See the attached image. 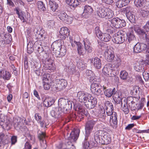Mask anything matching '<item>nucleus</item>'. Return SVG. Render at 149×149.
Segmentation results:
<instances>
[{
	"instance_id": "1",
	"label": "nucleus",
	"mask_w": 149,
	"mask_h": 149,
	"mask_svg": "<svg viewBox=\"0 0 149 149\" xmlns=\"http://www.w3.org/2000/svg\"><path fill=\"white\" fill-rule=\"evenodd\" d=\"M113 107L111 103L109 101L104 103V109L106 111L107 115L110 117V124L114 129L117 127V115L116 113L113 112Z\"/></svg>"
},
{
	"instance_id": "2",
	"label": "nucleus",
	"mask_w": 149,
	"mask_h": 149,
	"mask_svg": "<svg viewBox=\"0 0 149 149\" xmlns=\"http://www.w3.org/2000/svg\"><path fill=\"white\" fill-rule=\"evenodd\" d=\"M97 103V99L95 97L91 96L90 94L84 93V106L86 108L89 109H93Z\"/></svg>"
},
{
	"instance_id": "3",
	"label": "nucleus",
	"mask_w": 149,
	"mask_h": 149,
	"mask_svg": "<svg viewBox=\"0 0 149 149\" xmlns=\"http://www.w3.org/2000/svg\"><path fill=\"white\" fill-rule=\"evenodd\" d=\"M79 133V129H74V130L72 131L66 143V146L68 148L65 149L69 148L70 146L71 147L74 146L73 143H75L77 140Z\"/></svg>"
},
{
	"instance_id": "4",
	"label": "nucleus",
	"mask_w": 149,
	"mask_h": 149,
	"mask_svg": "<svg viewBox=\"0 0 149 149\" xmlns=\"http://www.w3.org/2000/svg\"><path fill=\"white\" fill-rule=\"evenodd\" d=\"M107 23L110 24L111 26H113L117 29L126 26L125 21L121 20L118 18L110 19L107 21Z\"/></svg>"
},
{
	"instance_id": "5",
	"label": "nucleus",
	"mask_w": 149,
	"mask_h": 149,
	"mask_svg": "<svg viewBox=\"0 0 149 149\" xmlns=\"http://www.w3.org/2000/svg\"><path fill=\"white\" fill-rule=\"evenodd\" d=\"M58 104L60 109H61V111L65 113H66L67 111L70 110L72 107L71 102H68L65 100L63 99L59 100Z\"/></svg>"
},
{
	"instance_id": "6",
	"label": "nucleus",
	"mask_w": 149,
	"mask_h": 149,
	"mask_svg": "<svg viewBox=\"0 0 149 149\" xmlns=\"http://www.w3.org/2000/svg\"><path fill=\"white\" fill-rule=\"evenodd\" d=\"M87 65L84 64V68L90 67V65L93 64L94 67L97 69H100L102 67L101 59L97 57H95L93 59H88L87 61Z\"/></svg>"
},
{
	"instance_id": "7",
	"label": "nucleus",
	"mask_w": 149,
	"mask_h": 149,
	"mask_svg": "<svg viewBox=\"0 0 149 149\" xmlns=\"http://www.w3.org/2000/svg\"><path fill=\"white\" fill-rule=\"evenodd\" d=\"M134 4L136 7L141 9H148L149 8V2L146 0H135Z\"/></svg>"
},
{
	"instance_id": "8",
	"label": "nucleus",
	"mask_w": 149,
	"mask_h": 149,
	"mask_svg": "<svg viewBox=\"0 0 149 149\" xmlns=\"http://www.w3.org/2000/svg\"><path fill=\"white\" fill-rule=\"evenodd\" d=\"M55 82L56 84L55 88L59 91L64 89L67 84L66 81L63 79H57Z\"/></svg>"
},
{
	"instance_id": "9",
	"label": "nucleus",
	"mask_w": 149,
	"mask_h": 149,
	"mask_svg": "<svg viewBox=\"0 0 149 149\" xmlns=\"http://www.w3.org/2000/svg\"><path fill=\"white\" fill-rule=\"evenodd\" d=\"M123 31H118L113 36V39H112L113 41L116 44H121L122 43L124 40V35H123Z\"/></svg>"
},
{
	"instance_id": "10",
	"label": "nucleus",
	"mask_w": 149,
	"mask_h": 149,
	"mask_svg": "<svg viewBox=\"0 0 149 149\" xmlns=\"http://www.w3.org/2000/svg\"><path fill=\"white\" fill-rule=\"evenodd\" d=\"M58 16L61 21L67 24H70L72 22L73 18L68 16L65 12L60 13Z\"/></svg>"
},
{
	"instance_id": "11",
	"label": "nucleus",
	"mask_w": 149,
	"mask_h": 149,
	"mask_svg": "<svg viewBox=\"0 0 149 149\" xmlns=\"http://www.w3.org/2000/svg\"><path fill=\"white\" fill-rule=\"evenodd\" d=\"M94 124V122L92 120H88L87 122L86 123L85 128L86 131V139H87L86 137L89 136L91 132L93 130Z\"/></svg>"
},
{
	"instance_id": "12",
	"label": "nucleus",
	"mask_w": 149,
	"mask_h": 149,
	"mask_svg": "<svg viewBox=\"0 0 149 149\" xmlns=\"http://www.w3.org/2000/svg\"><path fill=\"white\" fill-rule=\"evenodd\" d=\"M114 68V66L111 64H107L102 70L103 72L106 76L111 77L112 70H113Z\"/></svg>"
},
{
	"instance_id": "13",
	"label": "nucleus",
	"mask_w": 149,
	"mask_h": 149,
	"mask_svg": "<svg viewBox=\"0 0 149 149\" xmlns=\"http://www.w3.org/2000/svg\"><path fill=\"white\" fill-rule=\"evenodd\" d=\"M147 48L146 45L143 43L136 44L134 47V52L135 53H140L145 50Z\"/></svg>"
},
{
	"instance_id": "14",
	"label": "nucleus",
	"mask_w": 149,
	"mask_h": 149,
	"mask_svg": "<svg viewBox=\"0 0 149 149\" xmlns=\"http://www.w3.org/2000/svg\"><path fill=\"white\" fill-rule=\"evenodd\" d=\"M105 59L108 61L111 62L115 57L114 53L111 49H107L104 52Z\"/></svg>"
},
{
	"instance_id": "15",
	"label": "nucleus",
	"mask_w": 149,
	"mask_h": 149,
	"mask_svg": "<svg viewBox=\"0 0 149 149\" xmlns=\"http://www.w3.org/2000/svg\"><path fill=\"white\" fill-rule=\"evenodd\" d=\"M25 119L24 120L23 119L19 117L15 118L13 120L14 126L16 130L20 129L22 123H25Z\"/></svg>"
},
{
	"instance_id": "16",
	"label": "nucleus",
	"mask_w": 149,
	"mask_h": 149,
	"mask_svg": "<svg viewBox=\"0 0 149 149\" xmlns=\"http://www.w3.org/2000/svg\"><path fill=\"white\" fill-rule=\"evenodd\" d=\"M63 42L61 40H58L54 42L52 45L51 47L55 52L59 50L62 46Z\"/></svg>"
},
{
	"instance_id": "17",
	"label": "nucleus",
	"mask_w": 149,
	"mask_h": 149,
	"mask_svg": "<svg viewBox=\"0 0 149 149\" xmlns=\"http://www.w3.org/2000/svg\"><path fill=\"white\" fill-rule=\"evenodd\" d=\"M69 32L68 28L66 27H63L59 31V36L62 39H65L69 35Z\"/></svg>"
},
{
	"instance_id": "18",
	"label": "nucleus",
	"mask_w": 149,
	"mask_h": 149,
	"mask_svg": "<svg viewBox=\"0 0 149 149\" xmlns=\"http://www.w3.org/2000/svg\"><path fill=\"white\" fill-rule=\"evenodd\" d=\"M111 142V139L109 134L104 131L100 143L102 144L107 145L110 143Z\"/></svg>"
},
{
	"instance_id": "19",
	"label": "nucleus",
	"mask_w": 149,
	"mask_h": 149,
	"mask_svg": "<svg viewBox=\"0 0 149 149\" xmlns=\"http://www.w3.org/2000/svg\"><path fill=\"white\" fill-rule=\"evenodd\" d=\"M104 131L103 130H100L95 132L94 135V139L97 143H100Z\"/></svg>"
},
{
	"instance_id": "20",
	"label": "nucleus",
	"mask_w": 149,
	"mask_h": 149,
	"mask_svg": "<svg viewBox=\"0 0 149 149\" xmlns=\"http://www.w3.org/2000/svg\"><path fill=\"white\" fill-rule=\"evenodd\" d=\"M52 60L50 59H46L43 65V67L46 69L49 70H54L55 68L53 65Z\"/></svg>"
},
{
	"instance_id": "21",
	"label": "nucleus",
	"mask_w": 149,
	"mask_h": 149,
	"mask_svg": "<svg viewBox=\"0 0 149 149\" xmlns=\"http://www.w3.org/2000/svg\"><path fill=\"white\" fill-rule=\"evenodd\" d=\"M111 116H106V114L104 111V109L103 110H101L100 111V113L99 114V117L100 120L102 121H110V117Z\"/></svg>"
},
{
	"instance_id": "22",
	"label": "nucleus",
	"mask_w": 149,
	"mask_h": 149,
	"mask_svg": "<svg viewBox=\"0 0 149 149\" xmlns=\"http://www.w3.org/2000/svg\"><path fill=\"white\" fill-rule=\"evenodd\" d=\"M0 77L4 79L8 80L11 76L8 72L3 68L0 70Z\"/></svg>"
},
{
	"instance_id": "23",
	"label": "nucleus",
	"mask_w": 149,
	"mask_h": 149,
	"mask_svg": "<svg viewBox=\"0 0 149 149\" xmlns=\"http://www.w3.org/2000/svg\"><path fill=\"white\" fill-rule=\"evenodd\" d=\"M66 52V47L63 45L56 52H55L56 56L61 57L64 56Z\"/></svg>"
},
{
	"instance_id": "24",
	"label": "nucleus",
	"mask_w": 149,
	"mask_h": 149,
	"mask_svg": "<svg viewBox=\"0 0 149 149\" xmlns=\"http://www.w3.org/2000/svg\"><path fill=\"white\" fill-rule=\"evenodd\" d=\"M113 97L114 101L117 104H120L122 101L123 97L120 92L116 93L113 95Z\"/></svg>"
},
{
	"instance_id": "25",
	"label": "nucleus",
	"mask_w": 149,
	"mask_h": 149,
	"mask_svg": "<svg viewBox=\"0 0 149 149\" xmlns=\"http://www.w3.org/2000/svg\"><path fill=\"white\" fill-rule=\"evenodd\" d=\"M49 4L50 9L52 11L56 12V10H58V4L55 1L49 0Z\"/></svg>"
},
{
	"instance_id": "26",
	"label": "nucleus",
	"mask_w": 149,
	"mask_h": 149,
	"mask_svg": "<svg viewBox=\"0 0 149 149\" xmlns=\"http://www.w3.org/2000/svg\"><path fill=\"white\" fill-rule=\"evenodd\" d=\"M54 102V100L52 98L50 97H46L43 101V104L46 107H50Z\"/></svg>"
},
{
	"instance_id": "27",
	"label": "nucleus",
	"mask_w": 149,
	"mask_h": 149,
	"mask_svg": "<svg viewBox=\"0 0 149 149\" xmlns=\"http://www.w3.org/2000/svg\"><path fill=\"white\" fill-rule=\"evenodd\" d=\"M121 109L125 114H128L129 112V109L127 105V101L126 99L122 101L121 102Z\"/></svg>"
},
{
	"instance_id": "28",
	"label": "nucleus",
	"mask_w": 149,
	"mask_h": 149,
	"mask_svg": "<svg viewBox=\"0 0 149 149\" xmlns=\"http://www.w3.org/2000/svg\"><path fill=\"white\" fill-rule=\"evenodd\" d=\"M38 137L40 141V143L42 146L43 143H45V144L44 145L43 147L44 148H46L47 146L46 145V141H45V142L44 141V139L45 137V134L44 132L40 131H38Z\"/></svg>"
},
{
	"instance_id": "29",
	"label": "nucleus",
	"mask_w": 149,
	"mask_h": 149,
	"mask_svg": "<svg viewBox=\"0 0 149 149\" xmlns=\"http://www.w3.org/2000/svg\"><path fill=\"white\" fill-rule=\"evenodd\" d=\"M127 39L130 43L132 44H135L136 42V38L134 35L131 33H128L127 34Z\"/></svg>"
},
{
	"instance_id": "30",
	"label": "nucleus",
	"mask_w": 149,
	"mask_h": 149,
	"mask_svg": "<svg viewBox=\"0 0 149 149\" xmlns=\"http://www.w3.org/2000/svg\"><path fill=\"white\" fill-rule=\"evenodd\" d=\"M98 38L100 39L101 40L107 42L110 40L111 37L109 34L102 33Z\"/></svg>"
},
{
	"instance_id": "31",
	"label": "nucleus",
	"mask_w": 149,
	"mask_h": 149,
	"mask_svg": "<svg viewBox=\"0 0 149 149\" xmlns=\"http://www.w3.org/2000/svg\"><path fill=\"white\" fill-rule=\"evenodd\" d=\"M84 48L88 53H91L92 51L91 43L87 39L84 40Z\"/></svg>"
},
{
	"instance_id": "32",
	"label": "nucleus",
	"mask_w": 149,
	"mask_h": 149,
	"mask_svg": "<svg viewBox=\"0 0 149 149\" xmlns=\"http://www.w3.org/2000/svg\"><path fill=\"white\" fill-rule=\"evenodd\" d=\"M0 125L3 129L7 130H9L12 126L9 120H7L4 124L0 123Z\"/></svg>"
},
{
	"instance_id": "33",
	"label": "nucleus",
	"mask_w": 149,
	"mask_h": 149,
	"mask_svg": "<svg viewBox=\"0 0 149 149\" xmlns=\"http://www.w3.org/2000/svg\"><path fill=\"white\" fill-rule=\"evenodd\" d=\"M60 108H54L51 111V115L54 117L57 118L59 117L60 112L59 111Z\"/></svg>"
},
{
	"instance_id": "34",
	"label": "nucleus",
	"mask_w": 149,
	"mask_h": 149,
	"mask_svg": "<svg viewBox=\"0 0 149 149\" xmlns=\"http://www.w3.org/2000/svg\"><path fill=\"white\" fill-rule=\"evenodd\" d=\"M145 99L144 98H141V101L139 103L136 104V107H135V109L133 110L137 109V110H141L142 109L143 107L144 104L146 103Z\"/></svg>"
},
{
	"instance_id": "35",
	"label": "nucleus",
	"mask_w": 149,
	"mask_h": 149,
	"mask_svg": "<svg viewBox=\"0 0 149 149\" xmlns=\"http://www.w3.org/2000/svg\"><path fill=\"white\" fill-rule=\"evenodd\" d=\"M66 3L73 8L76 7L79 4L77 0H66Z\"/></svg>"
},
{
	"instance_id": "36",
	"label": "nucleus",
	"mask_w": 149,
	"mask_h": 149,
	"mask_svg": "<svg viewBox=\"0 0 149 149\" xmlns=\"http://www.w3.org/2000/svg\"><path fill=\"white\" fill-rule=\"evenodd\" d=\"M88 79L91 83H98V82L100 81V79L99 77L95 76H93L90 77L88 78Z\"/></svg>"
},
{
	"instance_id": "37",
	"label": "nucleus",
	"mask_w": 149,
	"mask_h": 149,
	"mask_svg": "<svg viewBox=\"0 0 149 149\" xmlns=\"http://www.w3.org/2000/svg\"><path fill=\"white\" fill-rule=\"evenodd\" d=\"M37 7L38 9L40 11H45L46 10V8L43 3L41 1H38L36 3Z\"/></svg>"
},
{
	"instance_id": "38",
	"label": "nucleus",
	"mask_w": 149,
	"mask_h": 149,
	"mask_svg": "<svg viewBox=\"0 0 149 149\" xmlns=\"http://www.w3.org/2000/svg\"><path fill=\"white\" fill-rule=\"evenodd\" d=\"M106 10L105 17L109 19L112 17L114 15L113 12L109 8H106Z\"/></svg>"
},
{
	"instance_id": "39",
	"label": "nucleus",
	"mask_w": 149,
	"mask_h": 149,
	"mask_svg": "<svg viewBox=\"0 0 149 149\" xmlns=\"http://www.w3.org/2000/svg\"><path fill=\"white\" fill-rule=\"evenodd\" d=\"M41 65L40 63H37L35 64L33 67V70L37 75H39L40 74V68Z\"/></svg>"
},
{
	"instance_id": "40",
	"label": "nucleus",
	"mask_w": 149,
	"mask_h": 149,
	"mask_svg": "<svg viewBox=\"0 0 149 149\" xmlns=\"http://www.w3.org/2000/svg\"><path fill=\"white\" fill-rule=\"evenodd\" d=\"M106 8L99 9L97 11V14L99 16L102 18H104L105 16Z\"/></svg>"
},
{
	"instance_id": "41",
	"label": "nucleus",
	"mask_w": 149,
	"mask_h": 149,
	"mask_svg": "<svg viewBox=\"0 0 149 149\" xmlns=\"http://www.w3.org/2000/svg\"><path fill=\"white\" fill-rule=\"evenodd\" d=\"M128 77V73L125 70H121L120 72V77L123 80H126Z\"/></svg>"
},
{
	"instance_id": "42",
	"label": "nucleus",
	"mask_w": 149,
	"mask_h": 149,
	"mask_svg": "<svg viewBox=\"0 0 149 149\" xmlns=\"http://www.w3.org/2000/svg\"><path fill=\"white\" fill-rule=\"evenodd\" d=\"M126 17L129 20L132 22H134L135 21V17L134 15L131 12H129L126 14Z\"/></svg>"
},
{
	"instance_id": "43",
	"label": "nucleus",
	"mask_w": 149,
	"mask_h": 149,
	"mask_svg": "<svg viewBox=\"0 0 149 149\" xmlns=\"http://www.w3.org/2000/svg\"><path fill=\"white\" fill-rule=\"evenodd\" d=\"M103 90L104 95L106 97H109L112 95L111 89H106V87L103 86Z\"/></svg>"
},
{
	"instance_id": "44",
	"label": "nucleus",
	"mask_w": 149,
	"mask_h": 149,
	"mask_svg": "<svg viewBox=\"0 0 149 149\" xmlns=\"http://www.w3.org/2000/svg\"><path fill=\"white\" fill-rule=\"evenodd\" d=\"M93 9L89 6H84V15H90L92 12Z\"/></svg>"
},
{
	"instance_id": "45",
	"label": "nucleus",
	"mask_w": 149,
	"mask_h": 149,
	"mask_svg": "<svg viewBox=\"0 0 149 149\" xmlns=\"http://www.w3.org/2000/svg\"><path fill=\"white\" fill-rule=\"evenodd\" d=\"M50 51V50L48 47H46V50L44 51L41 52L40 54V58H42V59L43 60L44 59H46L48 57L46 51Z\"/></svg>"
},
{
	"instance_id": "46",
	"label": "nucleus",
	"mask_w": 149,
	"mask_h": 149,
	"mask_svg": "<svg viewBox=\"0 0 149 149\" xmlns=\"http://www.w3.org/2000/svg\"><path fill=\"white\" fill-rule=\"evenodd\" d=\"M134 69L136 71L141 72H143L144 69L143 65L142 63L136 64L135 66Z\"/></svg>"
},
{
	"instance_id": "47",
	"label": "nucleus",
	"mask_w": 149,
	"mask_h": 149,
	"mask_svg": "<svg viewBox=\"0 0 149 149\" xmlns=\"http://www.w3.org/2000/svg\"><path fill=\"white\" fill-rule=\"evenodd\" d=\"M120 59L118 57L115 58L113 62L114 66L116 68H118L121 64Z\"/></svg>"
},
{
	"instance_id": "48",
	"label": "nucleus",
	"mask_w": 149,
	"mask_h": 149,
	"mask_svg": "<svg viewBox=\"0 0 149 149\" xmlns=\"http://www.w3.org/2000/svg\"><path fill=\"white\" fill-rule=\"evenodd\" d=\"M101 85L99 83H92L91 86V90L93 93L95 91L96 89L99 87V86Z\"/></svg>"
},
{
	"instance_id": "49",
	"label": "nucleus",
	"mask_w": 149,
	"mask_h": 149,
	"mask_svg": "<svg viewBox=\"0 0 149 149\" xmlns=\"http://www.w3.org/2000/svg\"><path fill=\"white\" fill-rule=\"evenodd\" d=\"M127 5L123 0H119L116 3V6L119 8H120Z\"/></svg>"
},
{
	"instance_id": "50",
	"label": "nucleus",
	"mask_w": 149,
	"mask_h": 149,
	"mask_svg": "<svg viewBox=\"0 0 149 149\" xmlns=\"http://www.w3.org/2000/svg\"><path fill=\"white\" fill-rule=\"evenodd\" d=\"M134 31L139 34H145V32L142 30L140 28L137 26H134Z\"/></svg>"
},
{
	"instance_id": "51",
	"label": "nucleus",
	"mask_w": 149,
	"mask_h": 149,
	"mask_svg": "<svg viewBox=\"0 0 149 149\" xmlns=\"http://www.w3.org/2000/svg\"><path fill=\"white\" fill-rule=\"evenodd\" d=\"M146 9H141L140 13L142 16L146 18L149 17V11L148 10H146Z\"/></svg>"
},
{
	"instance_id": "52",
	"label": "nucleus",
	"mask_w": 149,
	"mask_h": 149,
	"mask_svg": "<svg viewBox=\"0 0 149 149\" xmlns=\"http://www.w3.org/2000/svg\"><path fill=\"white\" fill-rule=\"evenodd\" d=\"M33 51V44L29 42L27 46V52L29 54L32 53Z\"/></svg>"
},
{
	"instance_id": "53",
	"label": "nucleus",
	"mask_w": 149,
	"mask_h": 149,
	"mask_svg": "<svg viewBox=\"0 0 149 149\" xmlns=\"http://www.w3.org/2000/svg\"><path fill=\"white\" fill-rule=\"evenodd\" d=\"M77 95L79 97V101L80 102H83L84 101V93L83 92H79Z\"/></svg>"
},
{
	"instance_id": "54",
	"label": "nucleus",
	"mask_w": 149,
	"mask_h": 149,
	"mask_svg": "<svg viewBox=\"0 0 149 149\" xmlns=\"http://www.w3.org/2000/svg\"><path fill=\"white\" fill-rule=\"evenodd\" d=\"M78 47H77V50L78 54L80 55H83L84 50L81 46V44L80 43H78Z\"/></svg>"
},
{
	"instance_id": "55",
	"label": "nucleus",
	"mask_w": 149,
	"mask_h": 149,
	"mask_svg": "<svg viewBox=\"0 0 149 149\" xmlns=\"http://www.w3.org/2000/svg\"><path fill=\"white\" fill-rule=\"evenodd\" d=\"M102 87L101 85H99V87L97 88L95 91V92H94L93 94L97 95H100L102 93Z\"/></svg>"
},
{
	"instance_id": "56",
	"label": "nucleus",
	"mask_w": 149,
	"mask_h": 149,
	"mask_svg": "<svg viewBox=\"0 0 149 149\" xmlns=\"http://www.w3.org/2000/svg\"><path fill=\"white\" fill-rule=\"evenodd\" d=\"M38 123L40 124L41 127L43 128L44 129L47 128V125L44 120H41Z\"/></svg>"
},
{
	"instance_id": "57",
	"label": "nucleus",
	"mask_w": 149,
	"mask_h": 149,
	"mask_svg": "<svg viewBox=\"0 0 149 149\" xmlns=\"http://www.w3.org/2000/svg\"><path fill=\"white\" fill-rule=\"evenodd\" d=\"M95 34L98 38H99V37H100L102 33H101V32L99 29V28L98 26H97L95 28Z\"/></svg>"
},
{
	"instance_id": "58",
	"label": "nucleus",
	"mask_w": 149,
	"mask_h": 149,
	"mask_svg": "<svg viewBox=\"0 0 149 149\" xmlns=\"http://www.w3.org/2000/svg\"><path fill=\"white\" fill-rule=\"evenodd\" d=\"M132 92L134 95H136L137 94H139L140 93L139 87L138 86L134 87L133 90H132Z\"/></svg>"
},
{
	"instance_id": "59",
	"label": "nucleus",
	"mask_w": 149,
	"mask_h": 149,
	"mask_svg": "<svg viewBox=\"0 0 149 149\" xmlns=\"http://www.w3.org/2000/svg\"><path fill=\"white\" fill-rule=\"evenodd\" d=\"M86 76L87 78L88 79V78L90 77H92L93 75L92 71L91 70H87L86 72Z\"/></svg>"
},
{
	"instance_id": "60",
	"label": "nucleus",
	"mask_w": 149,
	"mask_h": 149,
	"mask_svg": "<svg viewBox=\"0 0 149 149\" xmlns=\"http://www.w3.org/2000/svg\"><path fill=\"white\" fill-rule=\"evenodd\" d=\"M34 117L35 120L38 123L42 120L41 116L40 115L39 113H36L35 114Z\"/></svg>"
},
{
	"instance_id": "61",
	"label": "nucleus",
	"mask_w": 149,
	"mask_h": 149,
	"mask_svg": "<svg viewBox=\"0 0 149 149\" xmlns=\"http://www.w3.org/2000/svg\"><path fill=\"white\" fill-rule=\"evenodd\" d=\"M51 86V84L49 83L46 82L43 83V87L45 90H49Z\"/></svg>"
},
{
	"instance_id": "62",
	"label": "nucleus",
	"mask_w": 149,
	"mask_h": 149,
	"mask_svg": "<svg viewBox=\"0 0 149 149\" xmlns=\"http://www.w3.org/2000/svg\"><path fill=\"white\" fill-rule=\"evenodd\" d=\"M143 75L145 81H148L149 79V73L144 72L143 73Z\"/></svg>"
},
{
	"instance_id": "63",
	"label": "nucleus",
	"mask_w": 149,
	"mask_h": 149,
	"mask_svg": "<svg viewBox=\"0 0 149 149\" xmlns=\"http://www.w3.org/2000/svg\"><path fill=\"white\" fill-rule=\"evenodd\" d=\"M145 40L146 42H147V51L148 53H149V38L147 35L146 34H145Z\"/></svg>"
},
{
	"instance_id": "64",
	"label": "nucleus",
	"mask_w": 149,
	"mask_h": 149,
	"mask_svg": "<svg viewBox=\"0 0 149 149\" xmlns=\"http://www.w3.org/2000/svg\"><path fill=\"white\" fill-rule=\"evenodd\" d=\"M11 144H15L17 141V137L16 136H12L11 138Z\"/></svg>"
}]
</instances>
